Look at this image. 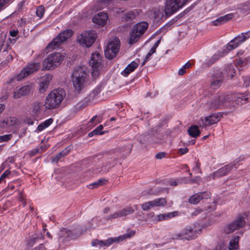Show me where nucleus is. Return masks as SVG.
I'll list each match as a JSON object with an SVG mask.
<instances>
[{
    "label": "nucleus",
    "instance_id": "1",
    "mask_svg": "<svg viewBox=\"0 0 250 250\" xmlns=\"http://www.w3.org/2000/svg\"><path fill=\"white\" fill-rule=\"evenodd\" d=\"M71 81L74 92L80 93L85 88L88 81V74L86 68L83 66L74 69L71 75Z\"/></svg>",
    "mask_w": 250,
    "mask_h": 250
},
{
    "label": "nucleus",
    "instance_id": "2",
    "mask_svg": "<svg viewBox=\"0 0 250 250\" xmlns=\"http://www.w3.org/2000/svg\"><path fill=\"white\" fill-rule=\"evenodd\" d=\"M66 97L65 91L62 88H58L51 91L46 97L44 106L46 109L58 108Z\"/></svg>",
    "mask_w": 250,
    "mask_h": 250
},
{
    "label": "nucleus",
    "instance_id": "3",
    "mask_svg": "<svg viewBox=\"0 0 250 250\" xmlns=\"http://www.w3.org/2000/svg\"><path fill=\"white\" fill-rule=\"evenodd\" d=\"M230 98L228 94L218 93L211 97L205 104L206 108L208 110H215L220 108L224 104L229 101Z\"/></svg>",
    "mask_w": 250,
    "mask_h": 250
},
{
    "label": "nucleus",
    "instance_id": "4",
    "mask_svg": "<svg viewBox=\"0 0 250 250\" xmlns=\"http://www.w3.org/2000/svg\"><path fill=\"white\" fill-rule=\"evenodd\" d=\"M64 57V54L59 52L50 54L43 62L42 69L54 70L61 64Z\"/></svg>",
    "mask_w": 250,
    "mask_h": 250
},
{
    "label": "nucleus",
    "instance_id": "5",
    "mask_svg": "<svg viewBox=\"0 0 250 250\" xmlns=\"http://www.w3.org/2000/svg\"><path fill=\"white\" fill-rule=\"evenodd\" d=\"M135 234V231L132 230H128L127 232L117 237L110 238L106 241L94 240L92 242L93 246H99L100 247L106 246L108 247L113 243H119L127 238H130Z\"/></svg>",
    "mask_w": 250,
    "mask_h": 250
},
{
    "label": "nucleus",
    "instance_id": "6",
    "mask_svg": "<svg viewBox=\"0 0 250 250\" xmlns=\"http://www.w3.org/2000/svg\"><path fill=\"white\" fill-rule=\"evenodd\" d=\"M97 36L95 30H90L83 32L77 37V42L83 46L90 47L96 40Z\"/></svg>",
    "mask_w": 250,
    "mask_h": 250
},
{
    "label": "nucleus",
    "instance_id": "7",
    "mask_svg": "<svg viewBox=\"0 0 250 250\" xmlns=\"http://www.w3.org/2000/svg\"><path fill=\"white\" fill-rule=\"evenodd\" d=\"M73 32L71 29H67L61 32L46 47L47 49H55L59 48L72 35Z\"/></svg>",
    "mask_w": 250,
    "mask_h": 250
},
{
    "label": "nucleus",
    "instance_id": "8",
    "mask_svg": "<svg viewBox=\"0 0 250 250\" xmlns=\"http://www.w3.org/2000/svg\"><path fill=\"white\" fill-rule=\"evenodd\" d=\"M92 67L91 75L94 78H97L102 69V57L98 53H93L89 61Z\"/></svg>",
    "mask_w": 250,
    "mask_h": 250
},
{
    "label": "nucleus",
    "instance_id": "9",
    "mask_svg": "<svg viewBox=\"0 0 250 250\" xmlns=\"http://www.w3.org/2000/svg\"><path fill=\"white\" fill-rule=\"evenodd\" d=\"M120 47L119 39L117 38L112 39L106 45L104 50L105 57L111 59L115 57L119 51Z\"/></svg>",
    "mask_w": 250,
    "mask_h": 250
},
{
    "label": "nucleus",
    "instance_id": "10",
    "mask_svg": "<svg viewBox=\"0 0 250 250\" xmlns=\"http://www.w3.org/2000/svg\"><path fill=\"white\" fill-rule=\"evenodd\" d=\"M188 0H167L164 12L167 17L183 6Z\"/></svg>",
    "mask_w": 250,
    "mask_h": 250
},
{
    "label": "nucleus",
    "instance_id": "11",
    "mask_svg": "<svg viewBox=\"0 0 250 250\" xmlns=\"http://www.w3.org/2000/svg\"><path fill=\"white\" fill-rule=\"evenodd\" d=\"M40 68V63L35 62L29 63L26 67H24L17 76L13 78V80L16 79L18 81H21L34 72L37 71Z\"/></svg>",
    "mask_w": 250,
    "mask_h": 250
},
{
    "label": "nucleus",
    "instance_id": "12",
    "mask_svg": "<svg viewBox=\"0 0 250 250\" xmlns=\"http://www.w3.org/2000/svg\"><path fill=\"white\" fill-rule=\"evenodd\" d=\"M201 231L200 229H197L196 227H187L184 229L180 233L175 234L176 239L190 240L194 239L196 235Z\"/></svg>",
    "mask_w": 250,
    "mask_h": 250
},
{
    "label": "nucleus",
    "instance_id": "13",
    "mask_svg": "<svg viewBox=\"0 0 250 250\" xmlns=\"http://www.w3.org/2000/svg\"><path fill=\"white\" fill-rule=\"evenodd\" d=\"M250 38V30L242 33L231 40L227 45V49L231 51Z\"/></svg>",
    "mask_w": 250,
    "mask_h": 250
},
{
    "label": "nucleus",
    "instance_id": "14",
    "mask_svg": "<svg viewBox=\"0 0 250 250\" xmlns=\"http://www.w3.org/2000/svg\"><path fill=\"white\" fill-rule=\"evenodd\" d=\"M245 224L246 222L244 217L241 215H239L233 222L225 227L224 231L227 234L231 233L244 227Z\"/></svg>",
    "mask_w": 250,
    "mask_h": 250
},
{
    "label": "nucleus",
    "instance_id": "15",
    "mask_svg": "<svg viewBox=\"0 0 250 250\" xmlns=\"http://www.w3.org/2000/svg\"><path fill=\"white\" fill-rule=\"evenodd\" d=\"M237 163L238 161L236 162L234 164H229L220 168L218 170L208 176V180H209L211 177H212V178L214 179L217 178L222 177L227 174L233 169H236V167H235V165Z\"/></svg>",
    "mask_w": 250,
    "mask_h": 250
},
{
    "label": "nucleus",
    "instance_id": "16",
    "mask_svg": "<svg viewBox=\"0 0 250 250\" xmlns=\"http://www.w3.org/2000/svg\"><path fill=\"white\" fill-rule=\"evenodd\" d=\"M102 89L101 85H98L89 95L88 97L85 98L82 103L77 104L80 108H82L87 105L89 103H91L94 99L97 98V96L100 93Z\"/></svg>",
    "mask_w": 250,
    "mask_h": 250
},
{
    "label": "nucleus",
    "instance_id": "17",
    "mask_svg": "<svg viewBox=\"0 0 250 250\" xmlns=\"http://www.w3.org/2000/svg\"><path fill=\"white\" fill-rule=\"evenodd\" d=\"M220 113H215L205 117L204 120L202 119L203 126H210L217 123L222 118Z\"/></svg>",
    "mask_w": 250,
    "mask_h": 250
},
{
    "label": "nucleus",
    "instance_id": "18",
    "mask_svg": "<svg viewBox=\"0 0 250 250\" xmlns=\"http://www.w3.org/2000/svg\"><path fill=\"white\" fill-rule=\"evenodd\" d=\"M32 85L31 84L23 86L14 90L13 98H20L21 97L28 95L31 91Z\"/></svg>",
    "mask_w": 250,
    "mask_h": 250
},
{
    "label": "nucleus",
    "instance_id": "19",
    "mask_svg": "<svg viewBox=\"0 0 250 250\" xmlns=\"http://www.w3.org/2000/svg\"><path fill=\"white\" fill-rule=\"evenodd\" d=\"M53 75L48 73L41 77L40 80L39 91L41 93H43L48 88L49 83L52 81Z\"/></svg>",
    "mask_w": 250,
    "mask_h": 250
},
{
    "label": "nucleus",
    "instance_id": "20",
    "mask_svg": "<svg viewBox=\"0 0 250 250\" xmlns=\"http://www.w3.org/2000/svg\"><path fill=\"white\" fill-rule=\"evenodd\" d=\"M230 98L229 101L234 102L236 104H244L248 102L249 98L246 95L240 94H227Z\"/></svg>",
    "mask_w": 250,
    "mask_h": 250
},
{
    "label": "nucleus",
    "instance_id": "21",
    "mask_svg": "<svg viewBox=\"0 0 250 250\" xmlns=\"http://www.w3.org/2000/svg\"><path fill=\"white\" fill-rule=\"evenodd\" d=\"M235 66L232 64H229L226 68L222 71H218L220 75L224 79L231 78L235 73Z\"/></svg>",
    "mask_w": 250,
    "mask_h": 250
},
{
    "label": "nucleus",
    "instance_id": "22",
    "mask_svg": "<svg viewBox=\"0 0 250 250\" xmlns=\"http://www.w3.org/2000/svg\"><path fill=\"white\" fill-rule=\"evenodd\" d=\"M228 53L226 49L219 51L215 53L210 59H207L205 63L207 65L209 66L214 63L216 61L218 60L220 58L225 56Z\"/></svg>",
    "mask_w": 250,
    "mask_h": 250
},
{
    "label": "nucleus",
    "instance_id": "23",
    "mask_svg": "<svg viewBox=\"0 0 250 250\" xmlns=\"http://www.w3.org/2000/svg\"><path fill=\"white\" fill-rule=\"evenodd\" d=\"M141 13L142 10L141 9H133L125 13L123 18L126 21H131L136 19Z\"/></svg>",
    "mask_w": 250,
    "mask_h": 250
},
{
    "label": "nucleus",
    "instance_id": "24",
    "mask_svg": "<svg viewBox=\"0 0 250 250\" xmlns=\"http://www.w3.org/2000/svg\"><path fill=\"white\" fill-rule=\"evenodd\" d=\"M107 19V14L105 13L102 12L95 15L93 18L92 21L94 22L103 26L105 24Z\"/></svg>",
    "mask_w": 250,
    "mask_h": 250
},
{
    "label": "nucleus",
    "instance_id": "25",
    "mask_svg": "<svg viewBox=\"0 0 250 250\" xmlns=\"http://www.w3.org/2000/svg\"><path fill=\"white\" fill-rule=\"evenodd\" d=\"M213 78L214 80L211 83L210 86L211 88L216 89L221 86L224 79L218 72L213 74Z\"/></svg>",
    "mask_w": 250,
    "mask_h": 250
},
{
    "label": "nucleus",
    "instance_id": "26",
    "mask_svg": "<svg viewBox=\"0 0 250 250\" xmlns=\"http://www.w3.org/2000/svg\"><path fill=\"white\" fill-rule=\"evenodd\" d=\"M71 231L64 229L60 230L59 233V240L62 243L69 241L71 237Z\"/></svg>",
    "mask_w": 250,
    "mask_h": 250
},
{
    "label": "nucleus",
    "instance_id": "27",
    "mask_svg": "<svg viewBox=\"0 0 250 250\" xmlns=\"http://www.w3.org/2000/svg\"><path fill=\"white\" fill-rule=\"evenodd\" d=\"M148 26V24L147 22L142 21L135 25L133 29L141 36L147 30Z\"/></svg>",
    "mask_w": 250,
    "mask_h": 250
},
{
    "label": "nucleus",
    "instance_id": "28",
    "mask_svg": "<svg viewBox=\"0 0 250 250\" xmlns=\"http://www.w3.org/2000/svg\"><path fill=\"white\" fill-rule=\"evenodd\" d=\"M138 66V64L135 61H132L129 63L124 70L122 72L121 74L125 77H127L130 73L134 71Z\"/></svg>",
    "mask_w": 250,
    "mask_h": 250
},
{
    "label": "nucleus",
    "instance_id": "29",
    "mask_svg": "<svg viewBox=\"0 0 250 250\" xmlns=\"http://www.w3.org/2000/svg\"><path fill=\"white\" fill-rule=\"evenodd\" d=\"M233 16L232 14H227L225 16L218 18L217 20L213 21L212 22L214 25H220L229 21L233 18Z\"/></svg>",
    "mask_w": 250,
    "mask_h": 250
},
{
    "label": "nucleus",
    "instance_id": "30",
    "mask_svg": "<svg viewBox=\"0 0 250 250\" xmlns=\"http://www.w3.org/2000/svg\"><path fill=\"white\" fill-rule=\"evenodd\" d=\"M177 212H169L168 213L165 214H160L157 215L155 218L154 220L157 222L161 221L163 220H166L170 218H171L173 217L176 216L177 215Z\"/></svg>",
    "mask_w": 250,
    "mask_h": 250
},
{
    "label": "nucleus",
    "instance_id": "31",
    "mask_svg": "<svg viewBox=\"0 0 250 250\" xmlns=\"http://www.w3.org/2000/svg\"><path fill=\"white\" fill-rule=\"evenodd\" d=\"M118 0H100L95 4L97 10H101L107 6L110 3L114 4L118 2Z\"/></svg>",
    "mask_w": 250,
    "mask_h": 250
},
{
    "label": "nucleus",
    "instance_id": "32",
    "mask_svg": "<svg viewBox=\"0 0 250 250\" xmlns=\"http://www.w3.org/2000/svg\"><path fill=\"white\" fill-rule=\"evenodd\" d=\"M17 122V119L16 118L11 117L0 122V126L1 127H5L6 126H13Z\"/></svg>",
    "mask_w": 250,
    "mask_h": 250
},
{
    "label": "nucleus",
    "instance_id": "33",
    "mask_svg": "<svg viewBox=\"0 0 250 250\" xmlns=\"http://www.w3.org/2000/svg\"><path fill=\"white\" fill-rule=\"evenodd\" d=\"M140 37L141 36L133 29L129 37L128 43L130 45L133 44L139 40Z\"/></svg>",
    "mask_w": 250,
    "mask_h": 250
},
{
    "label": "nucleus",
    "instance_id": "34",
    "mask_svg": "<svg viewBox=\"0 0 250 250\" xmlns=\"http://www.w3.org/2000/svg\"><path fill=\"white\" fill-rule=\"evenodd\" d=\"M70 151V148L66 147L56 155L53 159L52 162L57 163L62 157L67 155Z\"/></svg>",
    "mask_w": 250,
    "mask_h": 250
},
{
    "label": "nucleus",
    "instance_id": "35",
    "mask_svg": "<svg viewBox=\"0 0 250 250\" xmlns=\"http://www.w3.org/2000/svg\"><path fill=\"white\" fill-rule=\"evenodd\" d=\"M189 135L192 137L196 138L200 135V131L198 126L191 125L188 129Z\"/></svg>",
    "mask_w": 250,
    "mask_h": 250
},
{
    "label": "nucleus",
    "instance_id": "36",
    "mask_svg": "<svg viewBox=\"0 0 250 250\" xmlns=\"http://www.w3.org/2000/svg\"><path fill=\"white\" fill-rule=\"evenodd\" d=\"M154 207H164L167 204V201L165 198H156L152 200Z\"/></svg>",
    "mask_w": 250,
    "mask_h": 250
},
{
    "label": "nucleus",
    "instance_id": "37",
    "mask_svg": "<svg viewBox=\"0 0 250 250\" xmlns=\"http://www.w3.org/2000/svg\"><path fill=\"white\" fill-rule=\"evenodd\" d=\"M239 240V237L238 236H237L233 239L230 240L229 243V250H236L238 248Z\"/></svg>",
    "mask_w": 250,
    "mask_h": 250
},
{
    "label": "nucleus",
    "instance_id": "38",
    "mask_svg": "<svg viewBox=\"0 0 250 250\" xmlns=\"http://www.w3.org/2000/svg\"><path fill=\"white\" fill-rule=\"evenodd\" d=\"M53 123V119L50 118L45 120L43 123L40 124L38 127L37 130L39 131H41L49 126Z\"/></svg>",
    "mask_w": 250,
    "mask_h": 250
},
{
    "label": "nucleus",
    "instance_id": "39",
    "mask_svg": "<svg viewBox=\"0 0 250 250\" xmlns=\"http://www.w3.org/2000/svg\"><path fill=\"white\" fill-rule=\"evenodd\" d=\"M202 200V196H200V192L194 194L189 199V202L192 204H197Z\"/></svg>",
    "mask_w": 250,
    "mask_h": 250
},
{
    "label": "nucleus",
    "instance_id": "40",
    "mask_svg": "<svg viewBox=\"0 0 250 250\" xmlns=\"http://www.w3.org/2000/svg\"><path fill=\"white\" fill-rule=\"evenodd\" d=\"M120 212L122 216H125L127 215L133 214L134 212V209L131 207H127L120 210Z\"/></svg>",
    "mask_w": 250,
    "mask_h": 250
},
{
    "label": "nucleus",
    "instance_id": "41",
    "mask_svg": "<svg viewBox=\"0 0 250 250\" xmlns=\"http://www.w3.org/2000/svg\"><path fill=\"white\" fill-rule=\"evenodd\" d=\"M107 182V180L104 179H99L98 181L93 183L89 185V187L91 188H97L100 186L105 185Z\"/></svg>",
    "mask_w": 250,
    "mask_h": 250
},
{
    "label": "nucleus",
    "instance_id": "42",
    "mask_svg": "<svg viewBox=\"0 0 250 250\" xmlns=\"http://www.w3.org/2000/svg\"><path fill=\"white\" fill-rule=\"evenodd\" d=\"M142 208L145 211H147L151 208L154 207L152 201L146 202L142 205Z\"/></svg>",
    "mask_w": 250,
    "mask_h": 250
},
{
    "label": "nucleus",
    "instance_id": "43",
    "mask_svg": "<svg viewBox=\"0 0 250 250\" xmlns=\"http://www.w3.org/2000/svg\"><path fill=\"white\" fill-rule=\"evenodd\" d=\"M36 237V235H32V236H30L27 241V245L31 247H32L38 241L37 240V237Z\"/></svg>",
    "mask_w": 250,
    "mask_h": 250
},
{
    "label": "nucleus",
    "instance_id": "44",
    "mask_svg": "<svg viewBox=\"0 0 250 250\" xmlns=\"http://www.w3.org/2000/svg\"><path fill=\"white\" fill-rule=\"evenodd\" d=\"M121 217H122V215L120 211H118L108 216L107 218H106V219L108 220H112L113 219Z\"/></svg>",
    "mask_w": 250,
    "mask_h": 250
},
{
    "label": "nucleus",
    "instance_id": "45",
    "mask_svg": "<svg viewBox=\"0 0 250 250\" xmlns=\"http://www.w3.org/2000/svg\"><path fill=\"white\" fill-rule=\"evenodd\" d=\"M44 8L42 6H39L36 10V14L38 17L42 18L44 14Z\"/></svg>",
    "mask_w": 250,
    "mask_h": 250
},
{
    "label": "nucleus",
    "instance_id": "46",
    "mask_svg": "<svg viewBox=\"0 0 250 250\" xmlns=\"http://www.w3.org/2000/svg\"><path fill=\"white\" fill-rule=\"evenodd\" d=\"M32 112L34 114H37L40 110V104L39 102L35 103L33 105Z\"/></svg>",
    "mask_w": 250,
    "mask_h": 250
},
{
    "label": "nucleus",
    "instance_id": "47",
    "mask_svg": "<svg viewBox=\"0 0 250 250\" xmlns=\"http://www.w3.org/2000/svg\"><path fill=\"white\" fill-rule=\"evenodd\" d=\"M11 134H6L2 136H0V142L8 141L11 139Z\"/></svg>",
    "mask_w": 250,
    "mask_h": 250
},
{
    "label": "nucleus",
    "instance_id": "48",
    "mask_svg": "<svg viewBox=\"0 0 250 250\" xmlns=\"http://www.w3.org/2000/svg\"><path fill=\"white\" fill-rule=\"evenodd\" d=\"M155 50H154V49H151L150 50L149 52L147 53V54L146 55V58H145V60H144V61L142 63V65H144L146 62H147L149 57L153 54L155 52Z\"/></svg>",
    "mask_w": 250,
    "mask_h": 250
},
{
    "label": "nucleus",
    "instance_id": "49",
    "mask_svg": "<svg viewBox=\"0 0 250 250\" xmlns=\"http://www.w3.org/2000/svg\"><path fill=\"white\" fill-rule=\"evenodd\" d=\"M201 181V178L200 176H196L194 178L190 179V184H197L199 185Z\"/></svg>",
    "mask_w": 250,
    "mask_h": 250
},
{
    "label": "nucleus",
    "instance_id": "50",
    "mask_svg": "<svg viewBox=\"0 0 250 250\" xmlns=\"http://www.w3.org/2000/svg\"><path fill=\"white\" fill-rule=\"evenodd\" d=\"M200 194L202 196V199L209 198L211 195L210 193L208 191L200 192Z\"/></svg>",
    "mask_w": 250,
    "mask_h": 250
},
{
    "label": "nucleus",
    "instance_id": "51",
    "mask_svg": "<svg viewBox=\"0 0 250 250\" xmlns=\"http://www.w3.org/2000/svg\"><path fill=\"white\" fill-rule=\"evenodd\" d=\"M103 129V125H100L97 127H96L94 130L95 131L96 134L97 135H101L104 134V132H102L101 131Z\"/></svg>",
    "mask_w": 250,
    "mask_h": 250
},
{
    "label": "nucleus",
    "instance_id": "52",
    "mask_svg": "<svg viewBox=\"0 0 250 250\" xmlns=\"http://www.w3.org/2000/svg\"><path fill=\"white\" fill-rule=\"evenodd\" d=\"M109 167L106 168V167H102L101 169L97 168V170L96 171V173H104V172H107L109 171Z\"/></svg>",
    "mask_w": 250,
    "mask_h": 250
},
{
    "label": "nucleus",
    "instance_id": "53",
    "mask_svg": "<svg viewBox=\"0 0 250 250\" xmlns=\"http://www.w3.org/2000/svg\"><path fill=\"white\" fill-rule=\"evenodd\" d=\"M10 173V172L8 170H7L1 175V176L0 177V183L3 180L4 178L7 177L8 175H9Z\"/></svg>",
    "mask_w": 250,
    "mask_h": 250
},
{
    "label": "nucleus",
    "instance_id": "54",
    "mask_svg": "<svg viewBox=\"0 0 250 250\" xmlns=\"http://www.w3.org/2000/svg\"><path fill=\"white\" fill-rule=\"evenodd\" d=\"M180 184H190V179L186 177L181 178L178 182Z\"/></svg>",
    "mask_w": 250,
    "mask_h": 250
},
{
    "label": "nucleus",
    "instance_id": "55",
    "mask_svg": "<svg viewBox=\"0 0 250 250\" xmlns=\"http://www.w3.org/2000/svg\"><path fill=\"white\" fill-rule=\"evenodd\" d=\"M24 123L28 125H32L34 124V121L32 119L29 118H26L24 120Z\"/></svg>",
    "mask_w": 250,
    "mask_h": 250
},
{
    "label": "nucleus",
    "instance_id": "56",
    "mask_svg": "<svg viewBox=\"0 0 250 250\" xmlns=\"http://www.w3.org/2000/svg\"><path fill=\"white\" fill-rule=\"evenodd\" d=\"M166 153L165 152H160V153H157L155 157L157 159H161L164 158L166 156Z\"/></svg>",
    "mask_w": 250,
    "mask_h": 250
},
{
    "label": "nucleus",
    "instance_id": "57",
    "mask_svg": "<svg viewBox=\"0 0 250 250\" xmlns=\"http://www.w3.org/2000/svg\"><path fill=\"white\" fill-rule=\"evenodd\" d=\"M244 84L246 87L250 86V77H246L245 78Z\"/></svg>",
    "mask_w": 250,
    "mask_h": 250
},
{
    "label": "nucleus",
    "instance_id": "58",
    "mask_svg": "<svg viewBox=\"0 0 250 250\" xmlns=\"http://www.w3.org/2000/svg\"><path fill=\"white\" fill-rule=\"evenodd\" d=\"M224 247V242L222 241L219 242L217 245L216 246L215 248L213 250H221L222 248Z\"/></svg>",
    "mask_w": 250,
    "mask_h": 250
},
{
    "label": "nucleus",
    "instance_id": "59",
    "mask_svg": "<svg viewBox=\"0 0 250 250\" xmlns=\"http://www.w3.org/2000/svg\"><path fill=\"white\" fill-rule=\"evenodd\" d=\"M188 151V149L187 147L180 148L178 150L179 153L181 154H185Z\"/></svg>",
    "mask_w": 250,
    "mask_h": 250
},
{
    "label": "nucleus",
    "instance_id": "60",
    "mask_svg": "<svg viewBox=\"0 0 250 250\" xmlns=\"http://www.w3.org/2000/svg\"><path fill=\"white\" fill-rule=\"evenodd\" d=\"M193 170H199L198 172L202 173V171L200 169V164L198 162H196V166L193 168Z\"/></svg>",
    "mask_w": 250,
    "mask_h": 250
},
{
    "label": "nucleus",
    "instance_id": "61",
    "mask_svg": "<svg viewBox=\"0 0 250 250\" xmlns=\"http://www.w3.org/2000/svg\"><path fill=\"white\" fill-rule=\"evenodd\" d=\"M10 0H0V10L2 7L7 4Z\"/></svg>",
    "mask_w": 250,
    "mask_h": 250
},
{
    "label": "nucleus",
    "instance_id": "62",
    "mask_svg": "<svg viewBox=\"0 0 250 250\" xmlns=\"http://www.w3.org/2000/svg\"><path fill=\"white\" fill-rule=\"evenodd\" d=\"M167 184L172 186H176L178 185V182L176 181L169 180L167 181Z\"/></svg>",
    "mask_w": 250,
    "mask_h": 250
},
{
    "label": "nucleus",
    "instance_id": "63",
    "mask_svg": "<svg viewBox=\"0 0 250 250\" xmlns=\"http://www.w3.org/2000/svg\"><path fill=\"white\" fill-rule=\"evenodd\" d=\"M18 34V30H13L12 31H10V35L11 37H16Z\"/></svg>",
    "mask_w": 250,
    "mask_h": 250
},
{
    "label": "nucleus",
    "instance_id": "64",
    "mask_svg": "<svg viewBox=\"0 0 250 250\" xmlns=\"http://www.w3.org/2000/svg\"><path fill=\"white\" fill-rule=\"evenodd\" d=\"M244 61L241 59H238V60L236 61V62L234 65L235 66L236 65H241L244 64Z\"/></svg>",
    "mask_w": 250,
    "mask_h": 250
}]
</instances>
